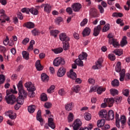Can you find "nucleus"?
<instances>
[{
  "mask_svg": "<svg viewBox=\"0 0 130 130\" xmlns=\"http://www.w3.org/2000/svg\"><path fill=\"white\" fill-rule=\"evenodd\" d=\"M123 94L124 95V96H126L127 97L129 94V90L128 89H125L123 90L122 91Z\"/></svg>",
  "mask_w": 130,
  "mask_h": 130,
  "instance_id": "4d7b16f0",
  "label": "nucleus"
},
{
  "mask_svg": "<svg viewBox=\"0 0 130 130\" xmlns=\"http://www.w3.org/2000/svg\"><path fill=\"white\" fill-rule=\"evenodd\" d=\"M80 90H81V87L79 85H76L73 88V92L75 93H78Z\"/></svg>",
  "mask_w": 130,
  "mask_h": 130,
  "instance_id": "c03bdc74",
  "label": "nucleus"
},
{
  "mask_svg": "<svg viewBox=\"0 0 130 130\" xmlns=\"http://www.w3.org/2000/svg\"><path fill=\"white\" fill-rule=\"evenodd\" d=\"M51 106H52V104L49 102L46 103L44 105L45 108H47V109L51 108Z\"/></svg>",
  "mask_w": 130,
  "mask_h": 130,
  "instance_id": "3c124183",
  "label": "nucleus"
},
{
  "mask_svg": "<svg viewBox=\"0 0 130 130\" xmlns=\"http://www.w3.org/2000/svg\"><path fill=\"white\" fill-rule=\"evenodd\" d=\"M104 102H106L108 105L109 107H112L113 106V104L114 103V98H112L110 99H105L104 100Z\"/></svg>",
  "mask_w": 130,
  "mask_h": 130,
  "instance_id": "9b49d317",
  "label": "nucleus"
},
{
  "mask_svg": "<svg viewBox=\"0 0 130 130\" xmlns=\"http://www.w3.org/2000/svg\"><path fill=\"white\" fill-rule=\"evenodd\" d=\"M108 58L110 60H115V55L113 54H109L108 55Z\"/></svg>",
  "mask_w": 130,
  "mask_h": 130,
  "instance_id": "603ef678",
  "label": "nucleus"
},
{
  "mask_svg": "<svg viewBox=\"0 0 130 130\" xmlns=\"http://www.w3.org/2000/svg\"><path fill=\"white\" fill-rule=\"evenodd\" d=\"M109 27H110V24H106L103 28V32H107L110 29Z\"/></svg>",
  "mask_w": 130,
  "mask_h": 130,
  "instance_id": "49530a36",
  "label": "nucleus"
},
{
  "mask_svg": "<svg viewBox=\"0 0 130 130\" xmlns=\"http://www.w3.org/2000/svg\"><path fill=\"white\" fill-rule=\"evenodd\" d=\"M41 79L43 82H47L49 80V77L45 73H42L41 75Z\"/></svg>",
  "mask_w": 130,
  "mask_h": 130,
  "instance_id": "cd10ccee",
  "label": "nucleus"
},
{
  "mask_svg": "<svg viewBox=\"0 0 130 130\" xmlns=\"http://www.w3.org/2000/svg\"><path fill=\"white\" fill-rule=\"evenodd\" d=\"M35 105H31L28 106L27 108L28 112L30 113H33V112L35 111Z\"/></svg>",
  "mask_w": 130,
  "mask_h": 130,
  "instance_id": "c9c22d12",
  "label": "nucleus"
},
{
  "mask_svg": "<svg viewBox=\"0 0 130 130\" xmlns=\"http://www.w3.org/2000/svg\"><path fill=\"white\" fill-rule=\"evenodd\" d=\"M110 93L113 96H115V95H118V90L115 89H111L110 90Z\"/></svg>",
  "mask_w": 130,
  "mask_h": 130,
  "instance_id": "79ce46f5",
  "label": "nucleus"
},
{
  "mask_svg": "<svg viewBox=\"0 0 130 130\" xmlns=\"http://www.w3.org/2000/svg\"><path fill=\"white\" fill-rule=\"evenodd\" d=\"M39 9H40V6H36V8L34 7H32L31 8H24L21 9V12L22 13H26L27 15H29L30 13L32 15L37 16L39 13Z\"/></svg>",
  "mask_w": 130,
  "mask_h": 130,
  "instance_id": "7ed1b4c3",
  "label": "nucleus"
},
{
  "mask_svg": "<svg viewBox=\"0 0 130 130\" xmlns=\"http://www.w3.org/2000/svg\"><path fill=\"white\" fill-rule=\"evenodd\" d=\"M126 38V36H124L122 38V41H121V46H122V47H123L124 45H126V44H127Z\"/></svg>",
  "mask_w": 130,
  "mask_h": 130,
  "instance_id": "72a5a7b5",
  "label": "nucleus"
},
{
  "mask_svg": "<svg viewBox=\"0 0 130 130\" xmlns=\"http://www.w3.org/2000/svg\"><path fill=\"white\" fill-rule=\"evenodd\" d=\"M114 99L116 103H120V102H121L122 98L121 96H116Z\"/></svg>",
  "mask_w": 130,
  "mask_h": 130,
  "instance_id": "de8ad7c7",
  "label": "nucleus"
},
{
  "mask_svg": "<svg viewBox=\"0 0 130 130\" xmlns=\"http://www.w3.org/2000/svg\"><path fill=\"white\" fill-rule=\"evenodd\" d=\"M84 118H85V119L86 120H91V114L89 113H85L84 114Z\"/></svg>",
  "mask_w": 130,
  "mask_h": 130,
  "instance_id": "a19ab883",
  "label": "nucleus"
},
{
  "mask_svg": "<svg viewBox=\"0 0 130 130\" xmlns=\"http://www.w3.org/2000/svg\"><path fill=\"white\" fill-rule=\"evenodd\" d=\"M55 89V86L54 85H51L49 89L47 90L48 93H52V91Z\"/></svg>",
  "mask_w": 130,
  "mask_h": 130,
  "instance_id": "13d9d810",
  "label": "nucleus"
},
{
  "mask_svg": "<svg viewBox=\"0 0 130 130\" xmlns=\"http://www.w3.org/2000/svg\"><path fill=\"white\" fill-rule=\"evenodd\" d=\"M42 8L44 7V11L47 13V14H49L51 12V6L48 4H43L41 6Z\"/></svg>",
  "mask_w": 130,
  "mask_h": 130,
  "instance_id": "9d476101",
  "label": "nucleus"
},
{
  "mask_svg": "<svg viewBox=\"0 0 130 130\" xmlns=\"http://www.w3.org/2000/svg\"><path fill=\"white\" fill-rule=\"evenodd\" d=\"M66 12L68 13L69 15L73 14V9L71 7H68L66 9Z\"/></svg>",
  "mask_w": 130,
  "mask_h": 130,
  "instance_id": "680f3d73",
  "label": "nucleus"
},
{
  "mask_svg": "<svg viewBox=\"0 0 130 130\" xmlns=\"http://www.w3.org/2000/svg\"><path fill=\"white\" fill-rule=\"evenodd\" d=\"M81 125H82V122L79 119H77L73 123L72 127L74 130H78L81 127Z\"/></svg>",
  "mask_w": 130,
  "mask_h": 130,
  "instance_id": "423d86ee",
  "label": "nucleus"
},
{
  "mask_svg": "<svg viewBox=\"0 0 130 130\" xmlns=\"http://www.w3.org/2000/svg\"><path fill=\"white\" fill-rule=\"evenodd\" d=\"M68 122H72L74 120V114L72 112H70L68 117Z\"/></svg>",
  "mask_w": 130,
  "mask_h": 130,
  "instance_id": "4c0bfd02",
  "label": "nucleus"
},
{
  "mask_svg": "<svg viewBox=\"0 0 130 130\" xmlns=\"http://www.w3.org/2000/svg\"><path fill=\"white\" fill-rule=\"evenodd\" d=\"M31 33L34 36H38L40 34V31L37 28H35L31 30Z\"/></svg>",
  "mask_w": 130,
  "mask_h": 130,
  "instance_id": "58836bf2",
  "label": "nucleus"
},
{
  "mask_svg": "<svg viewBox=\"0 0 130 130\" xmlns=\"http://www.w3.org/2000/svg\"><path fill=\"white\" fill-rule=\"evenodd\" d=\"M113 119H114V112L112 110H111L107 114L106 120H112Z\"/></svg>",
  "mask_w": 130,
  "mask_h": 130,
  "instance_id": "ddd939ff",
  "label": "nucleus"
},
{
  "mask_svg": "<svg viewBox=\"0 0 130 130\" xmlns=\"http://www.w3.org/2000/svg\"><path fill=\"white\" fill-rule=\"evenodd\" d=\"M65 109L67 111H71L73 110V108H74V104L73 103H70L65 105Z\"/></svg>",
  "mask_w": 130,
  "mask_h": 130,
  "instance_id": "6ab92c4d",
  "label": "nucleus"
},
{
  "mask_svg": "<svg viewBox=\"0 0 130 130\" xmlns=\"http://www.w3.org/2000/svg\"><path fill=\"white\" fill-rule=\"evenodd\" d=\"M29 41V38H26L25 39H23L22 43V44H23L24 45H26V44H27V43H28Z\"/></svg>",
  "mask_w": 130,
  "mask_h": 130,
  "instance_id": "e2e57ef3",
  "label": "nucleus"
},
{
  "mask_svg": "<svg viewBox=\"0 0 130 130\" xmlns=\"http://www.w3.org/2000/svg\"><path fill=\"white\" fill-rule=\"evenodd\" d=\"M75 62L77 66L79 67H84V63H83V61L80 59H76L75 60Z\"/></svg>",
  "mask_w": 130,
  "mask_h": 130,
  "instance_id": "ea45409f",
  "label": "nucleus"
},
{
  "mask_svg": "<svg viewBox=\"0 0 130 130\" xmlns=\"http://www.w3.org/2000/svg\"><path fill=\"white\" fill-rule=\"evenodd\" d=\"M0 51L3 53H5L6 51H7V49H6V47L0 45Z\"/></svg>",
  "mask_w": 130,
  "mask_h": 130,
  "instance_id": "bf43d9fd",
  "label": "nucleus"
},
{
  "mask_svg": "<svg viewBox=\"0 0 130 130\" xmlns=\"http://www.w3.org/2000/svg\"><path fill=\"white\" fill-rule=\"evenodd\" d=\"M36 117L38 121H40V122H43V119L41 116V110H39L37 112Z\"/></svg>",
  "mask_w": 130,
  "mask_h": 130,
  "instance_id": "5701e85b",
  "label": "nucleus"
},
{
  "mask_svg": "<svg viewBox=\"0 0 130 130\" xmlns=\"http://www.w3.org/2000/svg\"><path fill=\"white\" fill-rule=\"evenodd\" d=\"M90 14L91 17H93V18H98L99 17L97 9L95 8L90 9Z\"/></svg>",
  "mask_w": 130,
  "mask_h": 130,
  "instance_id": "f3484780",
  "label": "nucleus"
},
{
  "mask_svg": "<svg viewBox=\"0 0 130 130\" xmlns=\"http://www.w3.org/2000/svg\"><path fill=\"white\" fill-rule=\"evenodd\" d=\"M121 123L122 124L121 125L122 128H123L124 125L125 123V122L126 121V118H125V116H121L120 119H119Z\"/></svg>",
  "mask_w": 130,
  "mask_h": 130,
  "instance_id": "c85d7f7f",
  "label": "nucleus"
},
{
  "mask_svg": "<svg viewBox=\"0 0 130 130\" xmlns=\"http://www.w3.org/2000/svg\"><path fill=\"white\" fill-rule=\"evenodd\" d=\"M35 66H36V68L38 71H42L43 70V67H42V66H41V63H40V60H38L36 62Z\"/></svg>",
  "mask_w": 130,
  "mask_h": 130,
  "instance_id": "4be33fe9",
  "label": "nucleus"
},
{
  "mask_svg": "<svg viewBox=\"0 0 130 130\" xmlns=\"http://www.w3.org/2000/svg\"><path fill=\"white\" fill-rule=\"evenodd\" d=\"M17 88L19 91V97L22 98H27V91L24 90V87H23V82L22 81H20L17 84Z\"/></svg>",
  "mask_w": 130,
  "mask_h": 130,
  "instance_id": "20e7f679",
  "label": "nucleus"
},
{
  "mask_svg": "<svg viewBox=\"0 0 130 130\" xmlns=\"http://www.w3.org/2000/svg\"><path fill=\"white\" fill-rule=\"evenodd\" d=\"M87 23H88V19L85 18L80 23V26H81V27H83V26H85L86 24H87Z\"/></svg>",
  "mask_w": 130,
  "mask_h": 130,
  "instance_id": "8fccbe9b",
  "label": "nucleus"
},
{
  "mask_svg": "<svg viewBox=\"0 0 130 130\" xmlns=\"http://www.w3.org/2000/svg\"><path fill=\"white\" fill-rule=\"evenodd\" d=\"M114 53L116 54V55H118V56H120L121 54H122L123 52V50L121 49H117L113 51Z\"/></svg>",
  "mask_w": 130,
  "mask_h": 130,
  "instance_id": "7c9ffc66",
  "label": "nucleus"
},
{
  "mask_svg": "<svg viewBox=\"0 0 130 130\" xmlns=\"http://www.w3.org/2000/svg\"><path fill=\"white\" fill-rule=\"evenodd\" d=\"M66 63V61L63 58L58 57L56 58L53 61V65L55 67H58L59 66H63Z\"/></svg>",
  "mask_w": 130,
  "mask_h": 130,
  "instance_id": "39448f33",
  "label": "nucleus"
},
{
  "mask_svg": "<svg viewBox=\"0 0 130 130\" xmlns=\"http://www.w3.org/2000/svg\"><path fill=\"white\" fill-rule=\"evenodd\" d=\"M1 20L2 21H1V24L2 23H6V21H9L10 18H8L6 14H2L1 16Z\"/></svg>",
  "mask_w": 130,
  "mask_h": 130,
  "instance_id": "393cba45",
  "label": "nucleus"
},
{
  "mask_svg": "<svg viewBox=\"0 0 130 130\" xmlns=\"http://www.w3.org/2000/svg\"><path fill=\"white\" fill-rule=\"evenodd\" d=\"M52 51H53L55 54H58V53H61L63 51V49L62 48H57L52 49Z\"/></svg>",
  "mask_w": 130,
  "mask_h": 130,
  "instance_id": "c756f323",
  "label": "nucleus"
},
{
  "mask_svg": "<svg viewBox=\"0 0 130 130\" xmlns=\"http://www.w3.org/2000/svg\"><path fill=\"white\" fill-rule=\"evenodd\" d=\"M72 7L74 12H79L82 8V5L80 3H75L72 5Z\"/></svg>",
  "mask_w": 130,
  "mask_h": 130,
  "instance_id": "dca6fc26",
  "label": "nucleus"
},
{
  "mask_svg": "<svg viewBox=\"0 0 130 130\" xmlns=\"http://www.w3.org/2000/svg\"><path fill=\"white\" fill-rule=\"evenodd\" d=\"M70 42H63V48L64 50H68L70 48Z\"/></svg>",
  "mask_w": 130,
  "mask_h": 130,
  "instance_id": "473e14b6",
  "label": "nucleus"
},
{
  "mask_svg": "<svg viewBox=\"0 0 130 130\" xmlns=\"http://www.w3.org/2000/svg\"><path fill=\"white\" fill-rule=\"evenodd\" d=\"M99 115L100 117H101V118H105L106 120L107 117V111H106V110H101L99 112Z\"/></svg>",
  "mask_w": 130,
  "mask_h": 130,
  "instance_id": "a211bd4d",
  "label": "nucleus"
},
{
  "mask_svg": "<svg viewBox=\"0 0 130 130\" xmlns=\"http://www.w3.org/2000/svg\"><path fill=\"white\" fill-rule=\"evenodd\" d=\"M48 124L50 126V127H51L52 128V129H54V128H55L54 122H53V119L52 118H48Z\"/></svg>",
  "mask_w": 130,
  "mask_h": 130,
  "instance_id": "412c9836",
  "label": "nucleus"
},
{
  "mask_svg": "<svg viewBox=\"0 0 130 130\" xmlns=\"http://www.w3.org/2000/svg\"><path fill=\"white\" fill-rule=\"evenodd\" d=\"M98 9L100 10L101 14L104 13V8H103V7L101 5L98 6Z\"/></svg>",
  "mask_w": 130,
  "mask_h": 130,
  "instance_id": "0e129e2a",
  "label": "nucleus"
},
{
  "mask_svg": "<svg viewBox=\"0 0 130 130\" xmlns=\"http://www.w3.org/2000/svg\"><path fill=\"white\" fill-rule=\"evenodd\" d=\"M59 39L62 42H70V37L68 36L66 33H61L59 35Z\"/></svg>",
  "mask_w": 130,
  "mask_h": 130,
  "instance_id": "0eeeda50",
  "label": "nucleus"
},
{
  "mask_svg": "<svg viewBox=\"0 0 130 130\" xmlns=\"http://www.w3.org/2000/svg\"><path fill=\"white\" fill-rule=\"evenodd\" d=\"M91 33V29L89 27H86L84 29L83 32H82V35L83 37H85V36H89L90 35V34Z\"/></svg>",
  "mask_w": 130,
  "mask_h": 130,
  "instance_id": "aec40b11",
  "label": "nucleus"
},
{
  "mask_svg": "<svg viewBox=\"0 0 130 130\" xmlns=\"http://www.w3.org/2000/svg\"><path fill=\"white\" fill-rule=\"evenodd\" d=\"M17 17L20 20H23V14L21 12H18L17 13Z\"/></svg>",
  "mask_w": 130,
  "mask_h": 130,
  "instance_id": "338daca9",
  "label": "nucleus"
},
{
  "mask_svg": "<svg viewBox=\"0 0 130 130\" xmlns=\"http://www.w3.org/2000/svg\"><path fill=\"white\" fill-rule=\"evenodd\" d=\"M5 100L8 104H14L15 102H17V103L22 105L24 103V98L22 96H19L17 99H16V96L14 94H10L9 96H5Z\"/></svg>",
  "mask_w": 130,
  "mask_h": 130,
  "instance_id": "f03ea898",
  "label": "nucleus"
},
{
  "mask_svg": "<svg viewBox=\"0 0 130 130\" xmlns=\"http://www.w3.org/2000/svg\"><path fill=\"white\" fill-rule=\"evenodd\" d=\"M113 46L114 47H116V48H118L119 47V44L118 43V42H117V40H115L114 42H113Z\"/></svg>",
  "mask_w": 130,
  "mask_h": 130,
  "instance_id": "09e8293b",
  "label": "nucleus"
},
{
  "mask_svg": "<svg viewBox=\"0 0 130 130\" xmlns=\"http://www.w3.org/2000/svg\"><path fill=\"white\" fill-rule=\"evenodd\" d=\"M66 73H67V69L63 67H61L58 70L57 75L58 77H63L66 75Z\"/></svg>",
  "mask_w": 130,
  "mask_h": 130,
  "instance_id": "f8f14e48",
  "label": "nucleus"
},
{
  "mask_svg": "<svg viewBox=\"0 0 130 130\" xmlns=\"http://www.w3.org/2000/svg\"><path fill=\"white\" fill-rule=\"evenodd\" d=\"M104 124H105V119H104L99 120L97 122V126L98 127H102V126H104Z\"/></svg>",
  "mask_w": 130,
  "mask_h": 130,
  "instance_id": "a878e982",
  "label": "nucleus"
},
{
  "mask_svg": "<svg viewBox=\"0 0 130 130\" xmlns=\"http://www.w3.org/2000/svg\"><path fill=\"white\" fill-rule=\"evenodd\" d=\"M3 43L5 46H7L8 44H9V38H8V37H7L6 39L3 41Z\"/></svg>",
  "mask_w": 130,
  "mask_h": 130,
  "instance_id": "774afa93",
  "label": "nucleus"
},
{
  "mask_svg": "<svg viewBox=\"0 0 130 130\" xmlns=\"http://www.w3.org/2000/svg\"><path fill=\"white\" fill-rule=\"evenodd\" d=\"M103 62V59L102 58L99 59L98 60L95 62V65L92 67L93 70H99L102 68V63Z\"/></svg>",
  "mask_w": 130,
  "mask_h": 130,
  "instance_id": "6e6552de",
  "label": "nucleus"
},
{
  "mask_svg": "<svg viewBox=\"0 0 130 130\" xmlns=\"http://www.w3.org/2000/svg\"><path fill=\"white\" fill-rule=\"evenodd\" d=\"M106 90V88H103L102 86H100L97 88L96 92L98 94H102L103 92H105Z\"/></svg>",
  "mask_w": 130,
  "mask_h": 130,
  "instance_id": "2f4dec72",
  "label": "nucleus"
},
{
  "mask_svg": "<svg viewBox=\"0 0 130 130\" xmlns=\"http://www.w3.org/2000/svg\"><path fill=\"white\" fill-rule=\"evenodd\" d=\"M62 18L60 17H57L55 20L56 24H57L58 25H59V23H60V22H62Z\"/></svg>",
  "mask_w": 130,
  "mask_h": 130,
  "instance_id": "052dcab7",
  "label": "nucleus"
},
{
  "mask_svg": "<svg viewBox=\"0 0 130 130\" xmlns=\"http://www.w3.org/2000/svg\"><path fill=\"white\" fill-rule=\"evenodd\" d=\"M6 93H7V95L6 96H10V94L11 93H15V91L14 90V89H13V88L10 89V90H7V91H6Z\"/></svg>",
  "mask_w": 130,
  "mask_h": 130,
  "instance_id": "5fc2aeb1",
  "label": "nucleus"
},
{
  "mask_svg": "<svg viewBox=\"0 0 130 130\" xmlns=\"http://www.w3.org/2000/svg\"><path fill=\"white\" fill-rule=\"evenodd\" d=\"M29 92L28 93V95L30 98H33L35 96V92H34V91L35 90H28Z\"/></svg>",
  "mask_w": 130,
  "mask_h": 130,
  "instance_id": "a18cd8bd",
  "label": "nucleus"
},
{
  "mask_svg": "<svg viewBox=\"0 0 130 130\" xmlns=\"http://www.w3.org/2000/svg\"><path fill=\"white\" fill-rule=\"evenodd\" d=\"M102 29V27H101V25H98L96 27H94L93 29V36H95V37H97L99 34H100V30Z\"/></svg>",
  "mask_w": 130,
  "mask_h": 130,
  "instance_id": "2eb2a0df",
  "label": "nucleus"
},
{
  "mask_svg": "<svg viewBox=\"0 0 130 130\" xmlns=\"http://www.w3.org/2000/svg\"><path fill=\"white\" fill-rule=\"evenodd\" d=\"M58 94L60 95V96H64L66 95V91L64 89H61L58 91Z\"/></svg>",
  "mask_w": 130,
  "mask_h": 130,
  "instance_id": "6e6d98bb",
  "label": "nucleus"
},
{
  "mask_svg": "<svg viewBox=\"0 0 130 130\" xmlns=\"http://www.w3.org/2000/svg\"><path fill=\"white\" fill-rule=\"evenodd\" d=\"M67 76L68 78H70L72 80H76L77 79V74L74 72V70L71 69L70 71V73H67Z\"/></svg>",
  "mask_w": 130,
  "mask_h": 130,
  "instance_id": "4468645a",
  "label": "nucleus"
},
{
  "mask_svg": "<svg viewBox=\"0 0 130 130\" xmlns=\"http://www.w3.org/2000/svg\"><path fill=\"white\" fill-rule=\"evenodd\" d=\"M24 27H26V28H28V29H32L35 27L34 23L31 22H28L24 23Z\"/></svg>",
  "mask_w": 130,
  "mask_h": 130,
  "instance_id": "bb28decb",
  "label": "nucleus"
},
{
  "mask_svg": "<svg viewBox=\"0 0 130 130\" xmlns=\"http://www.w3.org/2000/svg\"><path fill=\"white\" fill-rule=\"evenodd\" d=\"M6 78L4 75H0V84H2L5 82Z\"/></svg>",
  "mask_w": 130,
  "mask_h": 130,
  "instance_id": "864d4df0",
  "label": "nucleus"
},
{
  "mask_svg": "<svg viewBox=\"0 0 130 130\" xmlns=\"http://www.w3.org/2000/svg\"><path fill=\"white\" fill-rule=\"evenodd\" d=\"M115 71L117 73H120V82H123L124 79L125 81H129L130 80V74L126 73L125 74V70L122 69L121 71V62H118L115 67Z\"/></svg>",
  "mask_w": 130,
  "mask_h": 130,
  "instance_id": "f257e3e1",
  "label": "nucleus"
},
{
  "mask_svg": "<svg viewBox=\"0 0 130 130\" xmlns=\"http://www.w3.org/2000/svg\"><path fill=\"white\" fill-rule=\"evenodd\" d=\"M22 56L24 59L28 60L29 59V53L26 51H23L22 53Z\"/></svg>",
  "mask_w": 130,
  "mask_h": 130,
  "instance_id": "f704fd0d",
  "label": "nucleus"
},
{
  "mask_svg": "<svg viewBox=\"0 0 130 130\" xmlns=\"http://www.w3.org/2000/svg\"><path fill=\"white\" fill-rule=\"evenodd\" d=\"M9 116L11 119H15V118H16V114L11 113V114H9Z\"/></svg>",
  "mask_w": 130,
  "mask_h": 130,
  "instance_id": "69168bd1",
  "label": "nucleus"
},
{
  "mask_svg": "<svg viewBox=\"0 0 130 130\" xmlns=\"http://www.w3.org/2000/svg\"><path fill=\"white\" fill-rule=\"evenodd\" d=\"M58 33H59V31L57 29L51 30L50 31L51 36H53L54 38L57 37V34H58Z\"/></svg>",
  "mask_w": 130,
  "mask_h": 130,
  "instance_id": "b1692460",
  "label": "nucleus"
},
{
  "mask_svg": "<svg viewBox=\"0 0 130 130\" xmlns=\"http://www.w3.org/2000/svg\"><path fill=\"white\" fill-rule=\"evenodd\" d=\"M111 84L113 87H118L119 86V81L117 79H115L112 81Z\"/></svg>",
  "mask_w": 130,
  "mask_h": 130,
  "instance_id": "e433bc0d",
  "label": "nucleus"
},
{
  "mask_svg": "<svg viewBox=\"0 0 130 130\" xmlns=\"http://www.w3.org/2000/svg\"><path fill=\"white\" fill-rule=\"evenodd\" d=\"M47 95L45 93H42L41 95V100L42 101H47Z\"/></svg>",
  "mask_w": 130,
  "mask_h": 130,
  "instance_id": "37998d69",
  "label": "nucleus"
},
{
  "mask_svg": "<svg viewBox=\"0 0 130 130\" xmlns=\"http://www.w3.org/2000/svg\"><path fill=\"white\" fill-rule=\"evenodd\" d=\"M24 86L27 88V91H35L36 90L35 86L32 84V82H26L25 83Z\"/></svg>",
  "mask_w": 130,
  "mask_h": 130,
  "instance_id": "1a4fd4ad",
  "label": "nucleus"
}]
</instances>
